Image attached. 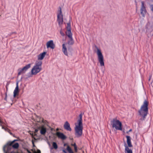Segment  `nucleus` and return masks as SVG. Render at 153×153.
<instances>
[{
	"instance_id": "f257e3e1",
	"label": "nucleus",
	"mask_w": 153,
	"mask_h": 153,
	"mask_svg": "<svg viewBox=\"0 0 153 153\" xmlns=\"http://www.w3.org/2000/svg\"><path fill=\"white\" fill-rule=\"evenodd\" d=\"M82 113L79 115V119L77 121V123L75 124V135L76 137H80L82 133L83 127L82 124Z\"/></svg>"
},
{
	"instance_id": "f03ea898",
	"label": "nucleus",
	"mask_w": 153,
	"mask_h": 153,
	"mask_svg": "<svg viewBox=\"0 0 153 153\" xmlns=\"http://www.w3.org/2000/svg\"><path fill=\"white\" fill-rule=\"evenodd\" d=\"M148 102L146 100H145L138 111L140 115L144 118H145L148 113Z\"/></svg>"
},
{
	"instance_id": "7ed1b4c3",
	"label": "nucleus",
	"mask_w": 153,
	"mask_h": 153,
	"mask_svg": "<svg viewBox=\"0 0 153 153\" xmlns=\"http://www.w3.org/2000/svg\"><path fill=\"white\" fill-rule=\"evenodd\" d=\"M42 122L43 123H41V125L39 126V128L40 130V134L42 135H45L47 131V128L46 126L49 127V128H51V130H52L53 128L48 126V122L46 120L43 119L42 120Z\"/></svg>"
},
{
	"instance_id": "20e7f679",
	"label": "nucleus",
	"mask_w": 153,
	"mask_h": 153,
	"mask_svg": "<svg viewBox=\"0 0 153 153\" xmlns=\"http://www.w3.org/2000/svg\"><path fill=\"white\" fill-rule=\"evenodd\" d=\"M42 61L36 62L31 70L32 74L35 75L39 72L42 69Z\"/></svg>"
},
{
	"instance_id": "39448f33",
	"label": "nucleus",
	"mask_w": 153,
	"mask_h": 153,
	"mask_svg": "<svg viewBox=\"0 0 153 153\" xmlns=\"http://www.w3.org/2000/svg\"><path fill=\"white\" fill-rule=\"evenodd\" d=\"M146 33L148 35L152 36L153 34L149 35L153 30V18H151L148 19V22L146 26Z\"/></svg>"
},
{
	"instance_id": "423d86ee",
	"label": "nucleus",
	"mask_w": 153,
	"mask_h": 153,
	"mask_svg": "<svg viewBox=\"0 0 153 153\" xmlns=\"http://www.w3.org/2000/svg\"><path fill=\"white\" fill-rule=\"evenodd\" d=\"M113 128H115L117 130H122V124L120 122L116 119H113L111 122Z\"/></svg>"
},
{
	"instance_id": "0eeeda50",
	"label": "nucleus",
	"mask_w": 153,
	"mask_h": 153,
	"mask_svg": "<svg viewBox=\"0 0 153 153\" xmlns=\"http://www.w3.org/2000/svg\"><path fill=\"white\" fill-rule=\"evenodd\" d=\"M97 49V54L98 56V59L100 62V66L101 67L104 66V59L103 55H102L101 50L98 48L96 46Z\"/></svg>"
},
{
	"instance_id": "6e6552de",
	"label": "nucleus",
	"mask_w": 153,
	"mask_h": 153,
	"mask_svg": "<svg viewBox=\"0 0 153 153\" xmlns=\"http://www.w3.org/2000/svg\"><path fill=\"white\" fill-rule=\"evenodd\" d=\"M17 140H14L11 142H9L7 144L4 146L3 147V150L4 153H8L11 150L12 147L11 146L13 143Z\"/></svg>"
},
{
	"instance_id": "1a4fd4ad",
	"label": "nucleus",
	"mask_w": 153,
	"mask_h": 153,
	"mask_svg": "<svg viewBox=\"0 0 153 153\" xmlns=\"http://www.w3.org/2000/svg\"><path fill=\"white\" fill-rule=\"evenodd\" d=\"M141 4L140 9V13L143 17H145L147 13L146 7L144 5V2L143 1H141Z\"/></svg>"
},
{
	"instance_id": "9d476101",
	"label": "nucleus",
	"mask_w": 153,
	"mask_h": 153,
	"mask_svg": "<svg viewBox=\"0 0 153 153\" xmlns=\"http://www.w3.org/2000/svg\"><path fill=\"white\" fill-rule=\"evenodd\" d=\"M57 21L59 25L62 24L63 22V15L61 8H59L57 13Z\"/></svg>"
},
{
	"instance_id": "9b49d317",
	"label": "nucleus",
	"mask_w": 153,
	"mask_h": 153,
	"mask_svg": "<svg viewBox=\"0 0 153 153\" xmlns=\"http://www.w3.org/2000/svg\"><path fill=\"white\" fill-rule=\"evenodd\" d=\"M65 33L66 35L68 36V38L72 37V34L71 31V25L70 23H68L67 24V30Z\"/></svg>"
},
{
	"instance_id": "f8f14e48",
	"label": "nucleus",
	"mask_w": 153,
	"mask_h": 153,
	"mask_svg": "<svg viewBox=\"0 0 153 153\" xmlns=\"http://www.w3.org/2000/svg\"><path fill=\"white\" fill-rule=\"evenodd\" d=\"M47 48H49L53 49L55 48V45L53 43V41L51 40L48 41L46 44Z\"/></svg>"
},
{
	"instance_id": "ddd939ff",
	"label": "nucleus",
	"mask_w": 153,
	"mask_h": 153,
	"mask_svg": "<svg viewBox=\"0 0 153 153\" xmlns=\"http://www.w3.org/2000/svg\"><path fill=\"white\" fill-rule=\"evenodd\" d=\"M19 92L18 82H17L16 83V87L13 91V97H14L18 95Z\"/></svg>"
},
{
	"instance_id": "4468645a",
	"label": "nucleus",
	"mask_w": 153,
	"mask_h": 153,
	"mask_svg": "<svg viewBox=\"0 0 153 153\" xmlns=\"http://www.w3.org/2000/svg\"><path fill=\"white\" fill-rule=\"evenodd\" d=\"M56 134L59 138L61 139L62 140H64L66 138L65 136L62 133L57 132L56 133Z\"/></svg>"
},
{
	"instance_id": "2eb2a0df",
	"label": "nucleus",
	"mask_w": 153,
	"mask_h": 153,
	"mask_svg": "<svg viewBox=\"0 0 153 153\" xmlns=\"http://www.w3.org/2000/svg\"><path fill=\"white\" fill-rule=\"evenodd\" d=\"M62 51L64 54L66 56H68V53L65 44H63L62 45Z\"/></svg>"
},
{
	"instance_id": "dca6fc26",
	"label": "nucleus",
	"mask_w": 153,
	"mask_h": 153,
	"mask_svg": "<svg viewBox=\"0 0 153 153\" xmlns=\"http://www.w3.org/2000/svg\"><path fill=\"white\" fill-rule=\"evenodd\" d=\"M64 128L65 129L67 130L71 131V129L70 127V125L69 123L67 121H66L64 126Z\"/></svg>"
},
{
	"instance_id": "f3484780",
	"label": "nucleus",
	"mask_w": 153,
	"mask_h": 153,
	"mask_svg": "<svg viewBox=\"0 0 153 153\" xmlns=\"http://www.w3.org/2000/svg\"><path fill=\"white\" fill-rule=\"evenodd\" d=\"M124 146L125 147V153H133L132 150L129 149L126 144H125Z\"/></svg>"
},
{
	"instance_id": "a211bd4d",
	"label": "nucleus",
	"mask_w": 153,
	"mask_h": 153,
	"mask_svg": "<svg viewBox=\"0 0 153 153\" xmlns=\"http://www.w3.org/2000/svg\"><path fill=\"white\" fill-rule=\"evenodd\" d=\"M46 54V52H45L40 54L38 56V59L40 60H42V59H43L44 57L45 56Z\"/></svg>"
},
{
	"instance_id": "6ab92c4d",
	"label": "nucleus",
	"mask_w": 153,
	"mask_h": 153,
	"mask_svg": "<svg viewBox=\"0 0 153 153\" xmlns=\"http://www.w3.org/2000/svg\"><path fill=\"white\" fill-rule=\"evenodd\" d=\"M0 125L1 127L5 131H7L9 130V129L5 127L6 125L5 123L3 122V123H0Z\"/></svg>"
},
{
	"instance_id": "aec40b11",
	"label": "nucleus",
	"mask_w": 153,
	"mask_h": 153,
	"mask_svg": "<svg viewBox=\"0 0 153 153\" xmlns=\"http://www.w3.org/2000/svg\"><path fill=\"white\" fill-rule=\"evenodd\" d=\"M18 74L20 75L22 74L25 73V71H24L23 68H20L18 70Z\"/></svg>"
},
{
	"instance_id": "412c9836",
	"label": "nucleus",
	"mask_w": 153,
	"mask_h": 153,
	"mask_svg": "<svg viewBox=\"0 0 153 153\" xmlns=\"http://www.w3.org/2000/svg\"><path fill=\"white\" fill-rule=\"evenodd\" d=\"M30 64H29L26 65L23 68L25 72L30 67Z\"/></svg>"
},
{
	"instance_id": "4be33fe9",
	"label": "nucleus",
	"mask_w": 153,
	"mask_h": 153,
	"mask_svg": "<svg viewBox=\"0 0 153 153\" xmlns=\"http://www.w3.org/2000/svg\"><path fill=\"white\" fill-rule=\"evenodd\" d=\"M70 39L69 41L68 42V44L70 45H72L74 43V41L72 37L69 38Z\"/></svg>"
},
{
	"instance_id": "5701e85b",
	"label": "nucleus",
	"mask_w": 153,
	"mask_h": 153,
	"mask_svg": "<svg viewBox=\"0 0 153 153\" xmlns=\"http://www.w3.org/2000/svg\"><path fill=\"white\" fill-rule=\"evenodd\" d=\"M67 150L69 153H74L71 149L69 146H67Z\"/></svg>"
},
{
	"instance_id": "b1692460",
	"label": "nucleus",
	"mask_w": 153,
	"mask_h": 153,
	"mask_svg": "<svg viewBox=\"0 0 153 153\" xmlns=\"http://www.w3.org/2000/svg\"><path fill=\"white\" fill-rule=\"evenodd\" d=\"M52 146L55 149H57L58 148V146L56 142H53L52 143Z\"/></svg>"
},
{
	"instance_id": "393cba45",
	"label": "nucleus",
	"mask_w": 153,
	"mask_h": 153,
	"mask_svg": "<svg viewBox=\"0 0 153 153\" xmlns=\"http://www.w3.org/2000/svg\"><path fill=\"white\" fill-rule=\"evenodd\" d=\"M19 146V144L18 143H16L12 146V147L14 149H17Z\"/></svg>"
},
{
	"instance_id": "a878e982",
	"label": "nucleus",
	"mask_w": 153,
	"mask_h": 153,
	"mask_svg": "<svg viewBox=\"0 0 153 153\" xmlns=\"http://www.w3.org/2000/svg\"><path fill=\"white\" fill-rule=\"evenodd\" d=\"M126 137L127 138V144L131 142L130 137L128 136H127Z\"/></svg>"
},
{
	"instance_id": "bb28decb",
	"label": "nucleus",
	"mask_w": 153,
	"mask_h": 153,
	"mask_svg": "<svg viewBox=\"0 0 153 153\" xmlns=\"http://www.w3.org/2000/svg\"><path fill=\"white\" fill-rule=\"evenodd\" d=\"M74 147L75 151L76 152H77V147L75 143H74Z\"/></svg>"
},
{
	"instance_id": "cd10ccee",
	"label": "nucleus",
	"mask_w": 153,
	"mask_h": 153,
	"mask_svg": "<svg viewBox=\"0 0 153 153\" xmlns=\"http://www.w3.org/2000/svg\"><path fill=\"white\" fill-rule=\"evenodd\" d=\"M128 147H132V145L131 144V142H130V143H128Z\"/></svg>"
},
{
	"instance_id": "c85d7f7f",
	"label": "nucleus",
	"mask_w": 153,
	"mask_h": 153,
	"mask_svg": "<svg viewBox=\"0 0 153 153\" xmlns=\"http://www.w3.org/2000/svg\"><path fill=\"white\" fill-rule=\"evenodd\" d=\"M60 33L61 34V35L62 36H64L65 35V34L62 31V30H60Z\"/></svg>"
},
{
	"instance_id": "c756f323",
	"label": "nucleus",
	"mask_w": 153,
	"mask_h": 153,
	"mask_svg": "<svg viewBox=\"0 0 153 153\" xmlns=\"http://www.w3.org/2000/svg\"><path fill=\"white\" fill-rule=\"evenodd\" d=\"M39 130V126H37V128L35 129V133H37L38 131Z\"/></svg>"
},
{
	"instance_id": "7c9ffc66",
	"label": "nucleus",
	"mask_w": 153,
	"mask_h": 153,
	"mask_svg": "<svg viewBox=\"0 0 153 153\" xmlns=\"http://www.w3.org/2000/svg\"><path fill=\"white\" fill-rule=\"evenodd\" d=\"M151 10L153 12V5H151Z\"/></svg>"
},
{
	"instance_id": "2f4dec72",
	"label": "nucleus",
	"mask_w": 153,
	"mask_h": 153,
	"mask_svg": "<svg viewBox=\"0 0 153 153\" xmlns=\"http://www.w3.org/2000/svg\"><path fill=\"white\" fill-rule=\"evenodd\" d=\"M62 151L63 152H64V153H67L65 149H63L62 150Z\"/></svg>"
},
{
	"instance_id": "473e14b6",
	"label": "nucleus",
	"mask_w": 153,
	"mask_h": 153,
	"mask_svg": "<svg viewBox=\"0 0 153 153\" xmlns=\"http://www.w3.org/2000/svg\"><path fill=\"white\" fill-rule=\"evenodd\" d=\"M151 77H152V76L151 75H150L149 77V81H150V80L151 79Z\"/></svg>"
},
{
	"instance_id": "72a5a7b5",
	"label": "nucleus",
	"mask_w": 153,
	"mask_h": 153,
	"mask_svg": "<svg viewBox=\"0 0 153 153\" xmlns=\"http://www.w3.org/2000/svg\"><path fill=\"white\" fill-rule=\"evenodd\" d=\"M131 131H132V129H130V130H129V131H128V132H127V133H128V132Z\"/></svg>"
},
{
	"instance_id": "f704fd0d",
	"label": "nucleus",
	"mask_w": 153,
	"mask_h": 153,
	"mask_svg": "<svg viewBox=\"0 0 153 153\" xmlns=\"http://www.w3.org/2000/svg\"><path fill=\"white\" fill-rule=\"evenodd\" d=\"M10 130L9 129V130H7V131L8 132V133H10Z\"/></svg>"
},
{
	"instance_id": "c9c22d12",
	"label": "nucleus",
	"mask_w": 153,
	"mask_h": 153,
	"mask_svg": "<svg viewBox=\"0 0 153 153\" xmlns=\"http://www.w3.org/2000/svg\"><path fill=\"white\" fill-rule=\"evenodd\" d=\"M10 130L9 129V130H7V131L8 132V133H10Z\"/></svg>"
},
{
	"instance_id": "e433bc0d",
	"label": "nucleus",
	"mask_w": 153,
	"mask_h": 153,
	"mask_svg": "<svg viewBox=\"0 0 153 153\" xmlns=\"http://www.w3.org/2000/svg\"><path fill=\"white\" fill-rule=\"evenodd\" d=\"M9 134H10L11 135H13V134H12L11 132H10Z\"/></svg>"
},
{
	"instance_id": "4c0bfd02",
	"label": "nucleus",
	"mask_w": 153,
	"mask_h": 153,
	"mask_svg": "<svg viewBox=\"0 0 153 153\" xmlns=\"http://www.w3.org/2000/svg\"><path fill=\"white\" fill-rule=\"evenodd\" d=\"M0 123H3V122L0 120Z\"/></svg>"
},
{
	"instance_id": "58836bf2",
	"label": "nucleus",
	"mask_w": 153,
	"mask_h": 153,
	"mask_svg": "<svg viewBox=\"0 0 153 153\" xmlns=\"http://www.w3.org/2000/svg\"><path fill=\"white\" fill-rule=\"evenodd\" d=\"M71 145L72 146H73L74 147V144H72Z\"/></svg>"
},
{
	"instance_id": "ea45409f",
	"label": "nucleus",
	"mask_w": 153,
	"mask_h": 153,
	"mask_svg": "<svg viewBox=\"0 0 153 153\" xmlns=\"http://www.w3.org/2000/svg\"><path fill=\"white\" fill-rule=\"evenodd\" d=\"M7 95H6V97H5V100H6V98H7Z\"/></svg>"
},
{
	"instance_id": "a19ab883",
	"label": "nucleus",
	"mask_w": 153,
	"mask_h": 153,
	"mask_svg": "<svg viewBox=\"0 0 153 153\" xmlns=\"http://www.w3.org/2000/svg\"><path fill=\"white\" fill-rule=\"evenodd\" d=\"M66 145H67L65 143V144H64V146H65Z\"/></svg>"
},
{
	"instance_id": "79ce46f5",
	"label": "nucleus",
	"mask_w": 153,
	"mask_h": 153,
	"mask_svg": "<svg viewBox=\"0 0 153 153\" xmlns=\"http://www.w3.org/2000/svg\"><path fill=\"white\" fill-rule=\"evenodd\" d=\"M103 73H104V71H102Z\"/></svg>"
}]
</instances>
